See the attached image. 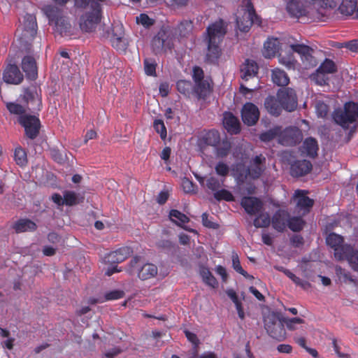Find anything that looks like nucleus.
<instances>
[{
    "label": "nucleus",
    "instance_id": "680f3d73",
    "mask_svg": "<svg viewBox=\"0 0 358 358\" xmlns=\"http://www.w3.org/2000/svg\"><path fill=\"white\" fill-rule=\"evenodd\" d=\"M223 182L224 180H222V182H220L217 178L214 176H210L206 180V186L208 189L215 192L217 189H219L221 187Z\"/></svg>",
    "mask_w": 358,
    "mask_h": 358
},
{
    "label": "nucleus",
    "instance_id": "e2e57ef3",
    "mask_svg": "<svg viewBox=\"0 0 358 358\" xmlns=\"http://www.w3.org/2000/svg\"><path fill=\"white\" fill-rule=\"evenodd\" d=\"M6 107L8 111L12 114L19 115L20 116L25 115V108L19 103H8Z\"/></svg>",
    "mask_w": 358,
    "mask_h": 358
},
{
    "label": "nucleus",
    "instance_id": "2f4dec72",
    "mask_svg": "<svg viewBox=\"0 0 358 358\" xmlns=\"http://www.w3.org/2000/svg\"><path fill=\"white\" fill-rule=\"evenodd\" d=\"M13 228L17 233H22L34 231L36 229L37 226L34 222L29 219H20L15 223Z\"/></svg>",
    "mask_w": 358,
    "mask_h": 358
},
{
    "label": "nucleus",
    "instance_id": "412c9836",
    "mask_svg": "<svg viewBox=\"0 0 358 358\" xmlns=\"http://www.w3.org/2000/svg\"><path fill=\"white\" fill-rule=\"evenodd\" d=\"M213 91V81L206 78L205 80L194 83L193 93L198 99L205 100Z\"/></svg>",
    "mask_w": 358,
    "mask_h": 358
},
{
    "label": "nucleus",
    "instance_id": "0e129e2a",
    "mask_svg": "<svg viewBox=\"0 0 358 358\" xmlns=\"http://www.w3.org/2000/svg\"><path fill=\"white\" fill-rule=\"evenodd\" d=\"M215 171L217 175L224 179L229 173V167L223 162H219L215 166Z\"/></svg>",
    "mask_w": 358,
    "mask_h": 358
},
{
    "label": "nucleus",
    "instance_id": "a18cd8bd",
    "mask_svg": "<svg viewBox=\"0 0 358 358\" xmlns=\"http://www.w3.org/2000/svg\"><path fill=\"white\" fill-rule=\"evenodd\" d=\"M193 87L189 80H180L176 83L177 90L187 97H189L190 94L193 93Z\"/></svg>",
    "mask_w": 358,
    "mask_h": 358
},
{
    "label": "nucleus",
    "instance_id": "473e14b6",
    "mask_svg": "<svg viewBox=\"0 0 358 358\" xmlns=\"http://www.w3.org/2000/svg\"><path fill=\"white\" fill-rule=\"evenodd\" d=\"M52 24L55 26V31L61 36L68 35V34L71 32L72 28L71 23L64 15L55 21Z\"/></svg>",
    "mask_w": 358,
    "mask_h": 358
},
{
    "label": "nucleus",
    "instance_id": "a211bd4d",
    "mask_svg": "<svg viewBox=\"0 0 358 358\" xmlns=\"http://www.w3.org/2000/svg\"><path fill=\"white\" fill-rule=\"evenodd\" d=\"M293 52L298 53L306 67H313L317 64V59L313 55L314 50L310 46H289Z\"/></svg>",
    "mask_w": 358,
    "mask_h": 358
},
{
    "label": "nucleus",
    "instance_id": "9b49d317",
    "mask_svg": "<svg viewBox=\"0 0 358 358\" xmlns=\"http://www.w3.org/2000/svg\"><path fill=\"white\" fill-rule=\"evenodd\" d=\"M241 116L243 122L249 127L255 125L260 117V112L258 107L252 102H246L243 104Z\"/></svg>",
    "mask_w": 358,
    "mask_h": 358
},
{
    "label": "nucleus",
    "instance_id": "c03bdc74",
    "mask_svg": "<svg viewBox=\"0 0 358 358\" xmlns=\"http://www.w3.org/2000/svg\"><path fill=\"white\" fill-rule=\"evenodd\" d=\"M279 133H280V126H275L269 130L261 133L259 138L261 141L268 143L276 137L278 138Z\"/></svg>",
    "mask_w": 358,
    "mask_h": 358
},
{
    "label": "nucleus",
    "instance_id": "39448f33",
    "mask_svg": "<svg viewBox=\"0 0 358 358\" xmlns=\"http://www.w3.org/2000/svg\"><path fill=\"white\" fill-rule=\"evenodd\" d=\"M264 328L267 334L276 341H282L287 337L283 321L275 314L269 315L265 318Z\"/></svg>",
    "mask_w": 358,
    "mask_h": 358
},
{
    "label": "nucleus",
    "instance_id": "f257e3e1",
    "mask_svg": "<svg viewBox=\"0 0 358 358\" xmlns=\"http://www.w3.org/2000/svg\"><path fill=\"white\" fill-rule=\"evenodd\" d=\"M196 144L201 153H204L208 147L213 148L218 158L227 157L231 148V144L227 138H221L219 131L215 129L203 131Z\"/></svg>",
    "mask_w": 358,
    "mask_h": 358
},
{
    "label": "nucleus",
    "instance_id": "79ce46f5",
    "mask_svg": "<svg viewBox=\"0 0 358 358\" xmlns=\"http://www.w3.org/2000/svg\"><path fill=\"white\" fill-rule=\"evenodd\" d=\"M200 275L203 281L208 286L215 288L218 285L217 279L213 276L210 271L206 267H202L200 270Z\"/></svg>",
    "mask_w": 358,
    "mask_h": 358
},
{
    "label": "nucleus",
    "instance_id": "c756f323",
    "mask_svg": "<svg viewBox=\"0 0 358 358\" xmlns=\"http://www.w3.org/2000/svg\"><path fill=\"white\" fill-rule=\"evenodd\" d=\"M338 10L341 14L347 16L355 13V17L358 18L357 0H342Z\"/></svg>",
    "mask_w": 358,
    "mask_h": 358
},
{
    "label": "nucleus",
    "instance_id": "f704fd0d",
    "mask_svg": "<svg viewBox=\"0 0 358 358\" xmlns=\"http://www.w3.org/2000/svg\"><path fill=\"white\" fill-rule=\"evenodd\" d=\"M292 48L283 55L282 52L278 55L279 62L284 65L287 69H294L296 61L294 57Z\"/></svg>",
    "mask_w": 358,
    "mask_h": 358
},
{
    "label": "nucleus",
    "instance_id": "c85d7f7f",
    "mask_svg": "<svg viewBox=\"0 0 358 358\" xmlns=\"http://www.w3.org/2000/svg\"><path fill=\"white\" fill-rule=\"evenodd\" d=\"M264 106L266 110L271 115L274 116L280 115L282 112V109L283 108L282 106H281V103L279 101L278 98L275 99L273 96H268L266 98L264 101Z\"/></svg>",
    "mask_w": 358,
    "mask_h": 358
},
{
    "label": "nucleus",
    "instance_id": "09e8293b",
    "mask_svg": "<svg viewBox=\"0 0 358 358\" xmlns=\"http://www.w3.org/2000/svg\"><path fill=\"white\" fill-rule=\"evenodd\" d=\"M124 296V292L120 290H113L106 293L103 300L91 299V303L95 304L96 303H101L106 301H112L121 299Z\"/></svg>",
    "mask_w": 358,
    "mask_h": 358
},
{
    "label": "nucleus",
    "instance_id": "4468645a",
    "mask_svg": "<svg viewBox=\"0 0 358 358\" xmlns=\"http://www.w3.org/2000/svg\"><path fill=\"white\" fill-rule=\"evenodd\" d=\"M278 143L285 146H292L300 142V131L293 127H286L282 130L280 127V133L278 134Z\"/></svg>",
    "mask_w": 358,
    "mask_h": 358
},
{
    "label": "nucleus",
    "instance_id": "7ed1b4c3",
    "mask_svg": "<svg viewBox=\"0 0 358 358\" xmlns=\"http://www.w3.org/2000/svg\"><path fill=\"white\" fill-rule=\"evenodd\" d=\"M127 271L130 275H136L139 279L145 280L155 277L158 269L156 265L145 262L142 257L135 256L128 264Z\"/></svg>",
    "mask_w": 358,
    "mask_h": 358
},
{
    "label": "nucleus",
    "instance_id": "0eeeda50",
    "mask_svg": "<svg viewBox=\"0 0 358 358\" xmlns=\"http://www.w3.org/2000/svg\"><path fill=\"white\" fill-rule=\"evenodd\" d=\"M287 10L293 17L315 16L312 2L310 0H285Z\"/></svg>",
    "mask_w": 358,
    "mask_h": 358
},
{
    "label": "nucleus",
    "instance_id": "603ef678",
    "mask_svg": "<svg viewBox=\"0 0 358 358\" xmlns=\"http://www.w3.org/2000/svg\"><path fill=\"white\" fill-rule=\"evenodd\" d=\"M193 29V24L191 20H185L180 22L178 27V31L180 37H187Z\"/></svg>",
    "mask_w": 358,
    "mask_h": 358
},
{
    "label": "nucleus",
    "instance_id": "774afa93",
    "mask_svg": "<svg viewBox=\"0 0 358 358\" xmlns=\"http://www.w3.org/2000/svg\"><path fill=\"white\" fill-rule=\"evenodd\" d=\"M280 46H264L262 52L265 58L274 57Z\"/></svg>",
    "mask_w": 358,
    "mask_h": 358
},
{
    "label": "nucleus",
    "instance_id": "f03ea898",
    "mask_svg": "<svg viewBox=\"0 0 358 358\" xmlns=\"http://www.w3.org/2000/svg\"><path fill=\"white\" fill-rule=\"evenodd\" d=\"M242 9L243 15L242 17H236V26L241 31L239 34L236 32L234 38H231L228 43H238L242 42L245 38L246 33L249 31L253 23L258 22V17L256 15L255 10L251 2V0H243Z\"/></svg>",
    "mask_w": 358,
    "mask_h": 358
},
{
    "label": "nucleus",
    "instance_id": "aec40b11",
    "mask_svg": "<svg viewBox=\"0 0 358 358\" xmlns=\"http://www.w3.org/2000/svg\"><path fill=\"white\" fill-rule=\"evenodd\" d=\"M241 206L249 215H256L259 213L263 208L262 201L255 196H244L241 199Z\"/></svg>",
    "mask_w": 358,
    "mask_h": 358
},
{
    "label": "nucleus",
    "instance_id": "1a4fd4ad",
    "mask_svg": "<svg viewBox=\"0 0 358 358\" xmlns=\"http://www.w3.org/2000/svg\"><path fill=\"white\" fill-rule=\"evenodd\" d=\"M24 29L20 36L19 41L21 45H31L34 42L36 36L37 23L35 15L26 14L24 16Z\"/></svg>",
    "mask_w": 358,
    "mask_h": 358
},
{
    "label": "nucleus",
    "instance_id": "2eb2a0df",
    "mask_svg": "<svg viewBox=\"0 0 358 358\" xmlns=\"http://www.w3.org/2000/svg\"><path fill=\"white\" fill-rule=\"evenodd\" d=\"M132 253L131 248L124 246L106 254L103 257V262L109 265L117 264L125 261Z\"/></svg>",
    "mask_w": 358,
    "mask_h": 358
},
{
    "label": "nucleus",
    "instance_id": "393cba45",
    "mask_svg": "<svg viewBox=\"0 0 358 358\" xmlns=\"http://www.w3.org/2000/svg\"><path fill=\"white\" fill-rule=\"evenodd\" d=\"M240 70L241 78L248 81L257 75L259 66L255 61L246 59L241 66Z\"/></svg>",
    "mask_w": 358,
    "mask_h": 358
},
{
    "label": "nucleus",
    "instance_id": "338daca9",
    "mask_svg": "<svg viewBox=\"0 0 358 358\" xmlns=\"http://www.w3.org/2000/svg\"><path fill=\"white\" fill-rule=\"evenodd\" d=\"M192 79L194 83L203 81L206 79L204 78V72L203 69L198 66H195L192 69Z\"/></svg>",
    "mask_w": 358,
    "mask_h": 358
},
{
    "label": "nucleus",
    "instance_id": "c9c22d12",
    "mask_svg": "<svg viewBox=\"0 0 358 358\" xmlns=\"http://www.w3.org/2000/svg\"><path fill=\"white\" fill-rule=\"evenodd\" d=\"M207 52L205 62L208 64H215L222 55L220 46H207Z\"/></svg>",
    "mask_w": 358,
    "mask_h": 358
},
{
    "label": "nucleus",
    "instance_id": "ddd939ff",
    "mask_svg": "<svg viewBox=\"0 0 358 358\" xmlns=\"http://www.w3.org/2000/svg\"><path fill=\"white\" fill-rule=\"evenodd\" d=\"M327 244L334 250L335 258L338 260H342V253L350 251V245L348 244H343V236L338 235L335 233H331L327 237Z\"/></svg>",
    "mask_w": 358,
    "mask_h": 358
},
{
    "label": "nucleus",
    "instance_id": "6e6d98bb",
    "mask_svg": "<svg viewBox=\"0 0 358 358\" xmlns=\"http://www.w3.org/2000/svg\"><path fill=\"white\" fill-rule=\"evenodd\" d=\"M320 71L326 74L334 73L337 71V67L334 62L329 59H325L324 61L318 67Z\"/></svg>",
    "mask_w": 358,
    "mask_h": 358
},
{
    "label": "nucleus",
    "instance_id": "58836bf2",
    "mask_svg": "<svg viewBox=\"0 0 358 358\" xmlns=\"http://www.w3.org/2000/svg\"><path fill=\"white\" fill-rule=\"evenodd\" d=\"M350 251L342 253V260L347 259L352 268L358 271V250H355L352 246H350Z\"/></svg>",
    "mask_w": 358,
    "mask_h": 358
},
{
    "label": "nucleus",
    "instance_id": "5fc2aeb1",
    "mask_svg": "<svg viewBox=\"0 0 358 358\" xmlns=\"http://www.w3.org/2000/svg\"><path fill=\"white\" fill-rule=\"evenodd\" d=\"M14 159L17 165L24 166L27 164V153L22 148H17L14 152Z\"/></svg>",
    "mask_w": 358,
    "mask_h": 358
},
{
    "label": "nucleus",
    "instance_id": "bf43d9fd",
    "mask_svg": "<svg viewBox=\"0 0 358 358\" xmlns=\"http://www.w3.org/2000/svg\"><path fill=\"white\" fill-rule=\"evenodd\" d=\"M264 170V169L263 166L250 164V165L247 169V173L250 178L253 179H257L261 176Z\"/></svg>",
    "mask_w": 358,
    "mask_h": 358
},
{
    "label": "nucleus",
    "instance_id": "37998d69",
    "mask_svg": "<svg viewBox=\"0 0 358 358\" xmlns=\"http://www.w3.org/2000/svg\"><path fill=\"white\" fill-rule=\"evenodd\" d=\"M343 113H346L351 122H354L358 117V103L348 102L344 105Z\"/></svg>",
    "mask_w": 358,
    "mask_h": 358
},
{
    "label": "nucleus",
    "instance_id": "13d9d810",
    "mask_svg": "<svg viewBox=\"0 0 358 358\" xmlns=\"http://www.w3.org/2000/svg\"><path fill=\"white\" fill-rule=\"evenodd\" d=\"M271 220L268 214H260L254 220V225L257 228L267 227L270 225Z\"/></svg>",
    "mask_w": 358,
    "mask_h": 358
},
{
    "label": "nucleus",
    "instance_id": "ea45409f",
    "mask_svg": "<svg viewBox=\"0 0 358 358\" xmlns=\"http://www.w3.org/2000/svg\"><path fill=\"white\" fill-rule=\"evenodd\" d=\"M348 115L343 113L342 109H336L334 111L333 119L334 122L344 129H348L351 121L348 119Z\"/></svg>",
    "mask_w": 358,
    "mask_h": 358
},
{
    "label": "nucleus",
    "instance_id": "72a5a7b5",
    "mask_svg": "<svg viewBox=\"0 0 358 358\" xmlns=\"http://www.w3.org/2000/svg\"><path fill=\"white\" fill-rule=\"evenodd\" d=\"M303 152L310 157L314 158L317 155L318 145L315 138H307L303 143Z\"/></svg>",
    "mask_w": 358,
    "mask_h": 358
},
{
    "label": "nucleus",
    "instance_id": "9d476101",
    "mask_svg": "<svg viewBox=\"0 0 358 358\" xmlns=\"http://www.w3.org/2000/svg\"><path fill=\"white\" fill-rule=\"evenodd\" d=\"M277 96L285 110L292 112L296 108L297 97L293 89L287 87L280 90L278 92Z\"/></svg>",
    "mask_w": 358,
    "mask_h": 358
},
{
    "label": "nucleus",
    "instance_id": "a878e982",
    "mask_svg": "<svg viewBox=\"0 0 358 358\" xmlns=\"http://www.w3.org/2000/svg\"><path fill=\"white\" fill-rule=\"evenodd\" d=\"M223 124L229 132L237 134L241 131L239 120L230 112L224 113Z\"/></svg>",
    "mask_w": 358,
    "mask_h": 358
},
{
    "label": "nucleus",
    "instance_id": "69168bd1",
    "mask_svg": "<svg viewBox=\"0 0 358 358\" xmlns=\"http://www.w3.org/2000/svg\"><path fill=\"white\" fill-rule=\"evenodd\" d=\"M282 321L284 325L286 324L287 328L291 331L296 329V324H301L304 323V320L299 317L283 318Z\"/></svg>",
    "mask_w": 358,
    "mask_h": 358
},
{
    "label": "nucleus",
    "instance_id": "bb28decb",
    "mask_svg": "<svg viewBox=\"0 0 358 358\" xmlns=\"http://www.w3.org/2000/svg\"><path fill=\"white\" fill-rule=\"evenodd\" d=\"M306 45L302 41L300 36L294 38L292 36L276 38L273 36L268 37L264 45Z\"/></svg>",
    "mask_w": 358,
    "mask_h": 358
},
{
    "label": "nucleus",
    "instance_id": "7c9ffc66",
    "mask_svg": "<svg viewBox=\"0 0 358 358\" xmlns=\"http://www.w3.org/2000/svg\"><path fill=\"white\" fill-rule=\"evenodd\" d=\"M42 11L48 18L51 24L64 15L63 10L54 5L44 6L42 8Z\"/></svg>",
    "mask_w": 358,
    "mask_h": 358
},
{
    "label": "nucleus",
    "instance_id": "8fccbe9b",
    "mask_svg": "<svg viewBox=\"0 0 358 358\" xmlns=\"http://www.w3.org/2000/svg\"><path fill=\"white\" fill-rule=\"evenodd\" d=\"M145 73L148 76H157L156 68L157 64L154 59L145 58L143 60Z\"/></svg>",
    "mask_w": 358,
    "mask_h": 358
},
{
    "label": "nucleus",
    "instance_id": "cd10ccee",
    "mask_svg": "<svg viewBox=\"0 0 358 358\" xmlns=\"http://www.w3.org/2000/svg\"><path fill=\"white\" fill-rule=\"evenodd\" d=\"M22 99L24 101L29 105H32V109L34 110H40L41 108V99L37 97L36 92L31 90L29 88H25L24 90Z\"/></svg>",
    "mask_w": 358,
    "mask_h": 358
},
{
    "label": "nucleus",
    "instance_id": "4c0bfd02",
    "mask_svg": "<svg viewBox=\"0 0 358 358\" xmlns=\"http://www.w3.org/2000/svg\"><path fill=\"white\" fill-rule=\"evenodd\" d=\"M64 200L66 206H72L83 202L84 196L76 194L73 191L64 192Z\"/></svg>",
    "mask_w": 358,
    "mask_h": 358
},
{
    "label": "nucleus",
    "instance_id": "f3484780",
    "mask_svg": "<svg viewBox=\"0 0 358 358\" xmlns=\"http://www.w3.org/2000/svg\"><path fill=\"white\" fill-rule=\"evenodd\" d=\"M308 191L297 189L294 192V199L296 201V208L298 212H302L303 215L308 213L312 208L314 201L306 196Z\"/></svg>",
    "mask_w": 358,
    "mask_h": 358
},
{
    "label": "nucleus",
    "instance_id": "423d86ee",
    "mask_svg": "<svg viewBox=\"0 0 358 358\" xmlns=\"http://www.w3.org/2000/svg\"><path fill=\"white\" fill-rule=\"evenodd\" d=\"M101 20V6L97 1L91 2V11L87 12L80 18V29L86 32L93 31Z\"/></svg>",
    "mask_w": 358,
    "mask_h": 358
},
{
    "label": "nucleus",
    "instance_id": "f8f14e48",
    "mask_svg": "<svg viewBox=\"0 0 358 358\" xmlns=\"http://www.w3.org/2000/svg\"><path fill=\"white\" fill-rule=\"evenodd\" d=\"M315 11L314 17L324 21L322 18L327 17L330 11L337 6L336 0H310Z\"/></svg>",
    "mask_w": 358,
    "mask_h": 358
},
{
    "label": "nucleus",
    "instance_id": "20e7f679",
    "mask_svg": "<svg viewBox=\"0 0 358 358\" xmlns=\"http://www.w3.org/2000/svg\"><path fill=\"white\" fill-rule=\"evenodd\" d=\"M228 24L220 19L210 24L203 34L204 42L208 45H219L227 33Z\"/></svg>",
    "mask_w": 358,
    "mask_h": 358
},
{
    "label": "nucleus",
    "instance_id": "4d7b16f0",
    "mask_svg": "<svg viewBox=\"0 0 358 358\" xmlns=\"http://www.w3.org/2000/svg\"><path fill=\"white\" fill-rule=\"evenodd\" d=\"M232 266L233 268L241 275L246 278H251L252 276L250 275L241 266L238 256L236 253L232 255Z\"/></svg>",
    "mask_w": 358,
    "mask_h": 358
},
{
    "label": "nucleus",
    "instance_id": "864d4df0",
    "mask_svg": "<svg viewBox=\"0 0 358 358\" xmlns=\"http://www.w3.org/2000/svg\"><path fill=\"white\" fill-rule=\"evenodd\" d=\"M214 198L217 201H233L234 200V196L232 193L225 189H217L213 194Z\"/></svg>",
    "mask_w": 358,
    "mask_h": 358
},
{
    "label": "nucleus",
    "instance_id": "6e6552de",
    "mask_svg": "<svg viewBox=\"0 0 358 358\" xmlns=\"http://www.w3.org/2000/svg\"><path fill=\"white\" fill-rule=\"evenodd\" d=\"M19 124L24 129V135L27 138L34 140L40 133L41 127L39 118L35 115H24L19 116Z\"/></svg>",
    "mask_w": 358,
    "mask_h": 358
},
{
    "label": "nucleus",
    "instance_id": "49530a36",
    "mask_svg": "<svg viewBox=\"0 0 358 358\" xmlns=\"http://www.w3.org/2000/svg\"><path fill=\"white\" fill-rule=\"evenodd\" d=\"M305 223V221L301 217H289L287 226L292 231L299 232L303 229Z\"/></svg>",
    "mask_w": 358,
    "mask_h": 358
},
{
    "label": "nucleus",
    "instance_id": "6ab92c4d",
    "mask_svg": "<svg viewBox=\"0 0 358 358\" xmlns=\"http://www.w3.org/2000/svg\"><path fill=\"white\" fill-rule=\"evenodd\" d=\"M3 79L7 83L19 85L23 81L24 76L16 64H10L4 69Z\"/></svg>",
    "mask_w": 358,
    "mask_h": 358
},
{
    "label": "nucleus",
    "instance_id": "b1692460",
    "mask_svg": "<svg viewBox=\"0 0 358 358\" xmlns=\"http://www.w3.org/2000/svg\"><path fill=\"white\" fill-rule=\"evenodd\" d=\"M289 216L288 212L285 210H276L271 218L273 228L278 232H283L287 226Z\"/></svg>",
    "mask_w": 358,
    "mask_h": 358
},
{
    "label": "nucleus",
    "instance_id": "e433bc0d",
    "mask_svg": "<svg viewBox=\"0 0 358 358\" xmlns=\"http://www.w3.org/2000/svg\"><path fill=\"white\" fill-rule=\"evenodd\" d=\"M272 80L278 86H286L289 83L287 74L280 69H275L272 71Z\"/></svg>",
    "mask_w": 358,
    "mask_h": 358
},
{
    "label": "nucleus",
    "instance_id": "a19ab883",
    "mask_svg": "<svg viewBox=\"0 0 358 358\" xmlns=\"http://www.w3.org/2000/svg\"><path fill=\"white\" fill-rule=\"evenodd\" d=\"M169 216L173 222L180 227H182V224L188 223L189 222V218L186 215L178 210H171Z\"/></svg>",
    "mask_w": 358,
    "mask_h": 358
},
{
    "label": "nucleus",
    "instance_id": "4be33fe9",
    "mask_svg": "<svg viewBox=\"0 0 358 358\" xmlns=\"http://www.w3.org/2000/svg\"><path fill=\"white\" fill-rule=\"evenodd\" d=\"M22 69L26 77L30 80L38 78V67L35 59L30 55L24 56L22 60Z\"/></svg>",
    "mask_w": 358,
    "mask_h": 358
},
{
    "label": "nucleus",
    "instance_id": "5701e85b",
    "mask_svg": "<svg viewBox=\"0 0 358 358\" xmlns=\"http://www.w3.org/2000/svg\"><path fill=\"white\" fill-rule=\"evenodd\" d=\"M312 169L313 165L310 161L296 160L290 166V173L293 177L299 178L307 175Z\"/></svg>",
    "mask_w": 358,
    "mask_h": 358
},
{
    "label": "nucleus",
    "instance_id": "de8ad7c7",
    "mask_svg": "<svg viewBox=\"0 0 358 358\" xmlns=\"http://www.w3.org/2000/svg\"><path fill=\"white\" fill-rule=\"evenodd\" d=\"M113 34L112 36L111 41L113 43H128L129 41L124 37V33L122 29V26L121 24H117L113 27Z\"/></svg>",
    "mask_w": 358,
    "mask_h": 358
},
{
    "label": "nucleus",
    "instance_id": "dca6fc26",
    "mask_svg": "<svg viewBox=\"0 0 358 358\" xmlns=\"http://www.w3.org/2000/svg\"><path fill=\"white\" fill-rule=\"evenodd\" d=\"M176 29L169 27L163 26L152 39L155 45H171L176 43Z\"/></svg>",
    "mask_w": 358,
    "mask_h": 358
},
{
    "label": "nucleus",
    "instance_id": "3c124183",
    "mask_svg": "<svg viewBox=\"0 0 358 358\" xmlns=\"http://www.w3.org/2000/svg\"><path fill=\"white\" fill-rule=\"evenodd\" d=\"M310 79L319 85H325L328 84L329 76L327 74L317 69L316 71L311 74Z\"/></svg>",
    "mask_w": 358,
    "mask_h": 358
},
{
    "label": "nucleus",
    "instance_id": "052dcab7",
    "mask_svg": "<svg viewBox=\"0 0 358 358\" xmlns=\"http://www.w3.org/2000/svg\"><path fill=\"white\" fill-rule=\"evenodd\" d=\"M153 128L158 133L162 140H165L167 136L166 128L163 120L157 119L153 122Z\"/></svg>",
    "mask_w": 358,
    "mask_h": 358
}]
</instances>
